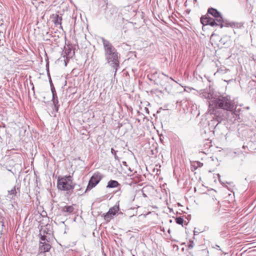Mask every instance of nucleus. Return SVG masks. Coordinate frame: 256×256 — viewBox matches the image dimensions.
I'll use <instances>...</instances> for the list:
<instances>
[{
	"label": "nucleus",
	"mask_w": 256,
	"mask_h": 256,
	"mask_svg": "<svg viewBox=\"0 0 256 256\" xmlns=\"http://www.w3.org/2000/svg\"><path fill=\"white\" fill-rule=\"evenodd\" d=\"M100 38L104 46V57L106 63L115 70L116 74L120 66L119 54L116 49L112 45L110 41L103 37H101Z\"/></svg>",
	"instance_id": "1"
},
{
	"label": "nucleus",
	"mask_w": 256,
	"mask_h": 256,
	"mask_svg": "<svg viewBox=\"0 0 256 256\" xmlns=\"http://www.w3.org/2000/svg\"><path fill=\"white\" fill-rule=\"evenodd\" d=\"M210 102L215 107L231 112L232 114L234 115V116H236V117L238 116L236 112H233L235 104L233 100H231V98L230 96H220L213 100H212L211 102Z\"/></svg>",
	"instance_id": "2"
},
{
	"label": "nucleus",
	"mask_w": 256,
	"mask_h": 256,
	"mask_svg": "<svg viewBox=\"0 0 256 256\" xmlns=\"http://www.w3.org/2000/svg\"><path fill=\"white\" fill-rule=\"evenodd\" d=\"M75 186L72 182V178L70 176L58 178L57 187L59 190L66 191L67 194H72Z\"/></svg>",
	"instance_id": "3"
},
{
	"label": "nucleus",
	"mask_w": 256,
	"mask_h": 256,
	"mask_svg": "<svg viewBox=\"0 0 256 256\" xmlns=\"http://www.w3.org/2000/svg\"><path fill=\"white\" fill-rule=\"evenodd\" d=\"M208 113L210 114L214 115L213 117L214 120H212V122L216 120L219 123L225 118V116L222 114V110L218 107H215L210 102H209Z\"/></svg>",
	"instance_id": "4"
},
{
	"label": "nucleus",
	"mask_w": 256,
	"mask_h": 256,
	"mask_svg": "<svg viewBox=\"0 0 256 256\" xmlns=\"http://www.w3.org/2000/svg\"><path fill=\"white\" fill-rule=\"evenodd\" d=\"M102 178V176L100 172H94L89 180L84 192L94 188L99 183Z\"/></svg>",
	"instance_id": "5"
},
{
	"label": "nucleus",
	"mask_w": 256,
	"mask_h": 256,
	"mask_svg": "<svg viewBox=\"0 0 256 256\" xmlns=\"http://www.w3.org/2000/svg\"><path fill=\"white\" fill-rule=\"evenodd\" d=\"M200 22L203 26L210 25L212 26H218L216 19L209 17L208 15L202 16L200 18Z\"/></svg>",
	"instance_id": "6"
},
{
	"label": "nucleus",
	"mask_w": 256,
	"mask_h": 256,
	"mask_svg": "<svg viewBox=\"0 0 256 256\" xmlns=\"http://www.w3.org/2000/svg\"><path fill=\"white\" fill-rule=\"evenodd\" d=\"M218 23H219L218 24L220 28H222L224 26L240 28L242 26V24L241 23L236 22H230L226 20H224L223 18L222 22H218Z\"/></svg>",
	"instance_id": "7"
},
{
	"label": "nucleus",
	"mask_w": 256,
	"mask_h": 256,
	"mask_svg": "<svg viewBox=\"0 0 256 256\" xmlns=\"http://www.w3.org/2000/svg\"><path fill=\"white\" fill-rule=\"evenodd\" d=\"M208 14L213 16L218 22H222V15L216 9L212 8H209L208 10Z\"/></svg>",
	"instance_id": "8"
},
{
	"label": "nucleus",
	"mask_w": 256,
	"mask_h": 256,
	"mask_svg": "<svg viewBox=\"0 0 256 256\" xmlns=\"http://www.w3.org/2000/svg\"><path fill=\"white\" fill-rule=\"evenodd\" d=\"M116 9L114 6H107L105 10V15L106 19L112 20L116 14Z\"/></svg>",
	"instance_id": "9"
},
{
	"label": "nucleus",
	"mask_w": 256,
	"mask_h": 256,
	"mask_svg": "<svg viewBox=\"0 0 256 256\" xmlns=\"http://www.w3.org/2000/svg\"><path fill=\"white\" fill-rule=\"evenodd\" d=\"M168 80V76L162 73L158 76V78L154 80V82L157 85H160L162 86H164Z\"/></svg>",
	"instance_id": "10"
},
{
	"label": "nucleus",
	"mask_w": 256,
	"mask_h": 256,
	"mask_svg": "<svg viewBox=\"0 0 256 256\" xmlns=\"http://www.w3.org/2000/svg\"><path fill=\"white\" fill-rule=\"evenodd\" d=\"M51 247V245L48 243H46V242H40L38 254L49 252Z\"/></svg>",
	"instance_id": "11"
},
{
	"label": "nucleus",
	"mask_w": 256,
	"mask_h": 256,
	"mask_svg": "<svg viewBox=\"0 0 256 256\" xmlns=\"http://www.w3.org/2000/svg\"><path fill=\"white\" fill-rule=\"evenodd\" d=\"M60 210L64 215H66V214L72 213L74 210V208L72 206H66L61 207Z\"/></svg>",
	"instance_id": "12"
},
{
	"label": "nucleus",
	"mask_w": 256,
	"mask_h": 256,
	"mask_svg": "<svg viewBox=\"0 0 256 256\" xmlns=\"http://www.w3.org/2000/svg\"><path fill=\"white\" fill-rule=\"evenodd\" d=\"M50 18L56 26L61 25L62 20V16L57 14H53Z\"/></svg>",
	"instance_id": "13"
},
{
	"label": "nucleus",
	"mask_w": 256,
	"mask_h": 256,
	"mask_svg": "<svg viewBox=\"0 0 256 256\" xmlns=\"http://www.w3.org/2000/svg\"><path fill=\"white\" fill-rule=\"evenodd\" d=\"M120 210L119 206H114L113 207L110 208L108 212H109L110 214H112L113 216H115L116 212Z\"/></svg>",
	"instance_id": "14"
},
{
	"label": "nucleus",
	"mask_w": 256,
	"mask_h": 256,
	"mask_svg": "<svg viewBox=\"0 0 256 256\" xmlns=\"http://www.w3.org/2000/svg\"><path fill=\"white\" fill-rule=\"evenodd\" d=\"M118 185L119 184L116 180H110L108 182L107 187L114 188L117 187Z\"/></svg>",
	"instance_id": "15"
},
{
	"label": "nucleus",
	"mask_w": 256,
	"mask_h": 256,
	"mask_svg": "<svg viewBox=\"0 0 256 256\" xmlns=\"http://www.w3.org/2000/svg\"><path fill=\"white\" fill-rule=\"evenodd\" d=\"M46 232V231L44 230L43 232V233H44V234H42V232H40V234H39V236L40 237V242H46V241L48 242L47 243H48L49 242V240H48V239L46 238V236L44 235V234Z\"/></svg>",
	"instance_id": "16"
},
{
	"label": "nucleus",
	"mask_w": 256,
	"mask_h": 256,
	"mask_svg": "<svg viewBox=\"0 0 256 256\" xmlns=\"http://www.w3.org/2000/svg\"><path fill=\"white\" fill-rule=\"evenodd\" d=\"M114 216L108 212L104 216V219L107 222H109L114 218Z\"/></svg>",
	"instance_id": "17"
},
{
	"label": "nucleus",
	"mask_w": 256,
	"mask_h": 256,
	"mask_svg": "<svg viewBox=\"0 0 256 256\" xmlns=\"http://www.w3.org/2000/svg\"><path fill=\"white\" fill-rule=\"evenodd\" d=\"M54 108L53 109L55 110L56 112H58V107L60 105L58 104V99H55L54 100H52Z\"/></svg>",
	"instance_id": "18"
},
{
	"label": "nucleus",
	"mask_w": 256,
	"mask_h": 256,
	"mask_svg": "<svg viewBox=\"0 0 256 256\" xmlns=\"http://www.w3.org/2000/svg\"><path fill=\"white\" fill-rule=\"evenodd\" d=\"M110 151H111V153L114 156L115 160H118V162H120V158L116 154L117 151L115 150L113 148H111Z\"/></svg>",
	"instance_id": "19"
},
{
	"label": "nucleus",
	"mask_w": 256,
	"mask_h": 256,
	"mask_svg": "<svg viewBox=\"0 0 256 256\" xmlns=\"http://www.w3.org/2000/svg\"><path fill=\"white\" fill-rule=\"evenodd\" d=\"M176 222L178 224L182 225L184 220L182 217H178L176 218Z\"/></svg>",
	"instance_id": "20"
},
{
	"label": "nucleus",
	"mask_w": 256,
	"mask_h": 256,
	"mask_svg": "<svg viewBox=\"0 0 256 256\" xmlns=\"http://www.w3.org/2000/svg\"><path fill=\"white\" fill-rule=\"evenodd\" d=\"M219 202H216V209L214 210L216 212V214L219 212L220 210V206L218 205Z\"/></svg>",
	"instance_id": "21"
},
{
	"label": "nucleus",
	"mask_w": 256,
	"mask_h": 256,
	"mask_svg": "<svg viewBox=\"0 0 256 256\" xmlns=\"http://www.w3.org/2000/svg\"><path fill=\"white\" fill-rule=\"evenodd\" d=\"M16 193V192L15 186L14 187L12 190L8 191V194H10V195H13V194L15 195Z\"/></svg>",
	"instance_id": "22"
},
{
	"label": "nucleus",
	"mask_w": 256,
	"mask_h": 256,
	"mask_svg": "<svg viewBox=\"0 0 256 256\" xmlns=\"http://www.w3.org/2000/svg\"><path fill=\"white\" fill-rule=\"evenodd\" d=\"M194 246V243L193 241L190 240L188 244V247L189 248H192Z\"/></svg>",
	"instance_id": "23"
},
{
	"label": "nucleus",
	"mask_w": 256,
	"mask_h": 256,
	"mask_svg": "<svg viewBox=\"0 0 256 256\" xmlns=\"http://www.w3.org/2000/svg\"><path fill=\"white\" fill-rule=\"evenodd\" d=\"M50 88H51L52 92H56V90H55L54 87V85H53V84L52 83V82L51 80H50Z\"/></svg>",
	"instance_id": "24"
},
{
	"label": "nucleus",
	"mask_w": 256,
	"mask_h": 256,
	"mask_svg": "<svg viewBox=\"0 0 256 256\" xmlns=\"http://www.w3.org/2000/svg\"><path fill=\"white\" fill-rule=\"evenodd\" d=\"M52 100H54L55 99H58L56 92H52Z\"/></svg>",
	"instance_id": "25"
},
{
	"label": "nucleus",
	"mask_w": 256,
	"mask_h": 256,
	"mask_svg": "<svg viewBox=\"0 0 256 256\" xmlns=\"http://www.w3.org/2000/svg\"><path fill=\"white\" fill-rule=\"evenodd\" d=\"M147 188L146 187H144L142 189V196L144 198H147L148 196L147 195L144 193V192H146V190Z\"/></svg>",
	"instance_id": "26"
},
{
	"label": "nucleus",
	"mask_w": 256,
	"mask_h": 256,
	"mask_svg": "<svg viewBox=\"0 0 256 256\" xmlns=\"http://www.w3.org/2000/svg\"><path fill=\"white\" fill-rule=\"evenodd\" d=\"M69 58L68 57H66V58L64 60V66H67V64L68 62Z\"/></svg>",
	"instance_id": "27"
},
{
	"label": "nucleus",
	"mask_w": 256,
	"mask_h": 256,
	"mask_svg": "<svg viewBox=\"0 0 256 256\" xmlns=\"http://www.w3.org/2000/svg\"><path fill=\"white\" fill-rule=\"evenodd\" d=\"M158 74V72H156L152 74H150V76L152 78H154L155 76H156V75Z\"/></svg>",
	"instance_id": "28"
},
{
	"label": "nucleus",
	"mask_w": 256,
	"mask_h": 256,
	"mask_svg": "<svg viewBox=\"0 0 256 256\" xmlns=\"http://www.w3.org/2000/svg\"><path fill=\"white\" fill-rule=\"evenodd\" d=\"M122 164H123V165H124V166H126V167L128 166V165H127V164H126V162H125V161H123V162H122Z\"/></svg>",
	"instance_id": "29"
},
{
	"label": "nucleus",
	"mask_w": 256,
	"mask_h": 256,
	"mask_svg": "<svg viewBox=\"0 0 256 256\" xmlns=\"http://www.w3.org/2000/svg\"><path fill=\"white\" fill-rule=\"evenodd\" d=\"M2 66L0 64V73L1 72L2 70Z\"/></svg>",
	"instance_id": "30"
},
{
	"label": "nucleus",
	"mask_w": 256,
	"mask_h": 256,
	"mask_svg": "<svg viewBox=\"0 0 256 256\" xmlns=\"http://www.w3.org/2000/svg\"><path fill=\"white\" fill-rule=\"evenodd\" d=\"M203 165V164L202 163H200V162H198V166H201Z\"/></svg>",
	"instance_id": "31"
},
{
	"label": "nucleus",
	"mask_w": 256,
	"mask_h": 256,
	"mask_svg": "<svg viewBox=\"0 0 256 256\" xmlns=\"http://www.w3.org/2000/svg\"><path fill=\"white\" fill-rule=\"evenodd\" d=\"M218 178H219V180L220 182V174H218Z\"/></svg>",
	"instance_id": "32"
},
{
	"label": "nucleus",
	"mask_w": 256,
	"mask_h": 256,
	"mask_svg": "<svg viewBox=\"0 0 256 256\" xmlns=\"http://www.w3.org/2000/svg\"><path fill=\"white\" fill-rule=\"evenodd\" d=\"M168 79H170L172 80H174L172 77H170V78L168 77Z\"/></svg>",
	"instance_id": "33"
},
{
	"label": "nucleus",
	"mask_w": 256,
	"mask_h": 256,
	"mask_svg": "<svg viewBox=\"0 0 256 256\" xmlns=\"http://www.w3.org/2000/svg\"><path fill=\"white\" fill-rule=\"evenodd\" d=\"M1 45H3V44H2V41H1V40H0V46Z\"/></svg>",
	"instance_id": "34"
},
{
	"label": "nucleus",
	"mask_w": 256,
	"mask_h": 256,
	"mask_svg": "<svg viewBox=\"0 0 256 256\" xmlns=\"http://www.w3.org/2000/svg\"><path fill=\"white\" fill-rule=\"evenodd\" d=\"M196 233H197V232L194 231V234H196Z\"/></svg>",
	"instance_id": "35"
},
{
	"label": "nucleus",
	"mask_w": 256,
	"mask_h": 256,
	"mask_svg": "<svg viewBox=\"0 0 256 256\" xmlns=\"http://www.w3.org/2000/svg\"><path fill=\"white\" fill-rule=\"evenodd\" d=\"M196 233H197V232L194 231V234H196Z\"/></svg>",
	"instance_id": "36"
}]
</instances>
